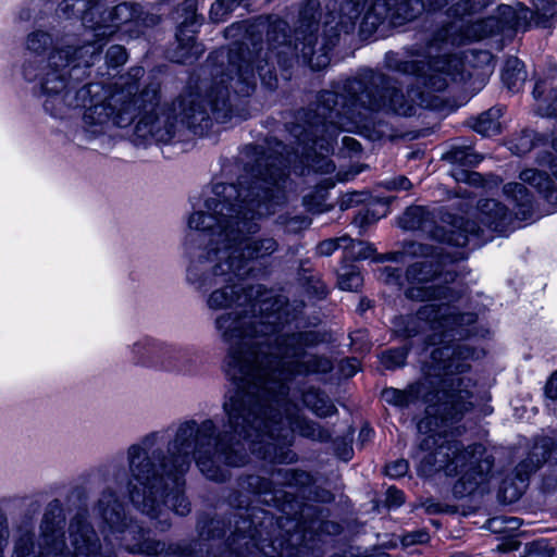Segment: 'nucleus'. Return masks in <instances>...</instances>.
I'll return each instance as SVG.
<instances>
[{
	"label": "nucleus",
	"mask_w": 557,
	"mask_h": 557,
	"mask_svg": "<svg viewBox=\"0 0 557 557\" xmlns=\"http://www.w3.org/2000/svg\"><path fill=\"white\" fill-rule=\"evenodd\" d=\"M277 149L263 145H248L245 174L237 184H216L215 197L206 200L207 212H195L188 220L190 228L209 231L226 242L237 240L242 234L257 233L258 221L273 214L275 207L285 202L284 183L288 177V162L283 154L285 145Z\"/></svg>",
	"instance_id": "1"
},
{
	"label": "nucleus",
	"mask_w": 557,
	"mask_h": 557,
	"mask_svg": "<svg viewBox=\"0 0 557 557\" xmlns=\"http://www.w3.org/2000/svg\"><path fill=\"white\" fill-rule=\"evenodd\" d=\"M342 92L322 90L314 108L306 114L304 123H290L288 131L295 143L305 150L329 151L334 132L345 120L362 123L373 113L386 112L401 116L416 114V106L406 98L401 88L388 75L364 69L347 78Z\"/></svg>",
	"instance_id": "2"
},
{
	"label": "nucleus",
	"mask_w": 557,
	"mask_h": 557,
	"mask_svg": "<svg viewBox=\"0 0 557 557\" xmlns=\"http://www.w3.org/2000/svg\"><path fill=\"white\" fill-rule=\"evenodd\" d=\"M249 287H258L259 293L244 309L221 314L215 320L216 329L231 344L226 375L232 382L246 380L262 355L275 350V338L283 334L281 331L287 322V300L284 297L274 296L261 284Z\"/></svg>",
	"instance_id": "3"
},
{
	"label": "nucleus",
	"mask_w": 557,
	"mask_h": 557,
	"mask_svg": "<svg viewBox=\"0 0 557 557\" xmlns=\"http://www.w3.org/2000/svg\"><path fill=\"white\" fill-rule=\"evenodd\" d=\"M235 394L223 404L227 426L238 440L250 441L251 453L271 463H294L298 455L290 448L295 442L293 430L287 428L283 408L273 397L257 385L232 382Z\"/></svg>",
	"instance_id": "4"
},
{
	"label": "nucleus",
	"mask_w": 557,
	"mask_h": 557,
	"mask_svg": "<svg viewBox=\"0 0 557 557\" xmlns=\"http://www.w3.org/2000/svg\"><path fill=\"white\" fill-rule=\"evenodd\" d=\"M156 436L157 433L147 435L143 441L145 447L135 444L128 448L127 490L134 507L154 520L156 530L165 532L172 523L163 506L184 517L190 512L191 505L183 491L184 473L173 469L162 450H153L151 456L146 451Z\"/></svg>",
	"instance_id": "5"
},
{
	"label": "nucleus",
	"mask_w": 557,
	"mask_h": 557,
	"mask_svg": "<svg viewBox=\"0 0 557 557\" xmlns=\"http://www.w3.org/2000/svg\"><path fill=\"white\" fill-rule=\"evenodd\" d=\"M249 110L245 101L233 102L224 79L215 82L206 96L194 91L182 92L170 107L143 114L135 126V134L143 139L169 143L175 135L178 122L195 135L203 136L213 125L233 117L246 120Z\"/></svg>",
	"instance_id": "6"
},
{
	"label": "nucleus",
	"mask_w": 557,
	"mask_h": 557,
	"mask_svg": "<svg viewBox=\"0 0 557 557\" xmlns=\"http://www.w3.org/2000/svg\"><path fill=\"white\" fill-rule=\"evenodd\" d=\"M267 49H260L251 61L246 59L242 47L231 48L226 53L227 72L221 73V78L231 83L234 91L233 102L244 101L257 89L256 73L261 87L268 91H275L278 87V76L275 63L284 79H290L292 69L301 59V42L296 39L289 24L283 18H275L268 23L265 32ZM248 104V102L245 100Z\"/></svg>",
	"instance_id": "7"
},
{
	"label": "nucleus",
	"mask_w": 557,
	"mask_h": 557,
	"mask_svg": "<svg viewBox=\"0 0 557 557\" xmlns=\"http://www.w3.org/2000/svg\"><path fill=\"white\" fill-rule=\"evenodd\" d=\"M331 342V333L321 330L286 332L275 338V350L262 355L251 375L243 382L257 385L258 388L274 398L280 406L288 405L289 383L297 376L326 374L333 370V362L322 355H310L306 349L315 348Z\"/></svg>",
	"instance_id": "8"
},
{
	"label": "nucleus",
	"mask_w": 557,
	"mask_h": 557,
	"mask_svg": "<svg viewBox=\"0 0 557 557\" xmlns=\"http://www.w3.org/2000/svg\"><path fill=\"white\" fill-rule=\"evenodd\" d=\"M168 461L178 473H186L195 460L201 473L211 481L224 483L231 479L228 467H244L250 456L245 444L232 430L216 433L213 420L198 424L195 420L183 423L175 440L168 447Z\"/></svg>",
	"instance_id": "9"
},
{
	"label": "nucleus",
	"mask_w": 557,
	"mask_h": 557,
	"mask_svg": "<svg viewBox=\"0 0 557 557\" xmlns=\"http://www.w3.org/2000/svg\"><path fill=\"white\" fill-rule=\"evenodd\" d=\"M322 534L302 527L283 531L277 528L273 512L263 508L248 509L245 517L235 520V529L219 545L216 557L297 556L309 548V541Z\"/></svg>",
	"instance_id": "10"
},
{
	"label": "nucleus",
	"mask_w": 557,
	"mask_h": 557,
	"mask_svg": "<svg viewBox=\"0 0 557 557\" xmlns=\"http://www.w3.org/2000/svg\"><path fill=\"white\" fill-rule=\"evenodd\" d=\"M237 485L243 492L259 496L264 504L276 508L281 515L275 516V521L283 531L302 527L311 533L337 535L343 530L339 523L329 519V508L305 503L292 493L275 490L271 479L245 473L238 476Z\"/></svg>",
	"instance_id": "11"
},
{
	"label": "nucleus",
	"mask_w": 557,
	"mask_h": 557,
	"mask_svg": "<svg viewBox=\"0 0 557 557\" xmlns=\"http://www.w3.org/2000/svg\"><path fill=\"white\" fill-rule=\"evenodd\" d=\"M408 253L424 257L422 261L410 264L406 270V278L411 284H426L438 281L445 286L456 281L458 273L455 269L457 261L465 259L463 252H448L443 248L418 242H406L404 251L388 252L374 258L375 261H400Z\"/></svg>",
	"instance_id": "12"
},
{
	"label": "nucleus",
	"mask_w": 557,
	"mask_h": 557,
	"mask_svg": "<svg viewBox=\"0 0 557 557\" xmlns=\"http://www.w3.org/2000/svg\"><path fill=\"white\" fill-rule=\"evenodd\" d=\"M321 15L320 0H306L299 11V26L296 28V39L301 42L302 64L312 71L329 66L331 51L339 42V30L329 21L324 23L322 35L318 34Z\"/></svg>",
	"instance_id": "13"
},
{
	"label": "nucleus",
	"mask_w": 557,
	"mask_h": 557,
	"mask_svg": "<svg viewBox=\"0 0 557 557\" xmlns=\"http://www.w3.org/2000/svg\"><path fill=\"white\" fill-rule=\"evenodd\" d=\"M386 66L401 74L412 75L425 91H443L450 82L465 79V63L456 54H443L419 60H401L397 53L388 52Z\"/></svg>",
	"instance_id": "14"
},
{
	"label": "nucleus",
	"mask_w": 557,
	"mask_h": 557,
	"mask_svg": "<svg viewBox=\"0 0 557 557\" xmlns=\"http://www.w3.org/2000/svg\"><path fill=\"white\" fill-rule=\"evenodd\" d=\"M399 226L409 231H422L443 244L456 247L472 245L479 247L482 244L483 230L476 221L463 216H451L447 224L434 223L431 213L420 206H411L399 218Z\"/></svg>",
	"instance_id": "15"
},
{
	"label": "nucleus",
	"mask_w": 557,
	"mask_h": 557,
	"mask_svg": "<svg viewBox=\"0 0 557 557\" xmlns=\"http://www.w3.org/2000/svg\"><path fill=\"white\" fill-rule=\"evenodd\" d=\"M100 87L98 83L85 84L75 90V100L70 106L86 108L83 120L94 134L102 133V126L109 122L122 128L131 125L137 117L134 103L125 102L123 92L112 95L109 100L97 99Z\"/></svg>",
	"instance_id": "16"
},
{
	"label": "nucleus",
	"mask_w": 557,
	"mask_h": 557,
	"mask_svg": "<svg viewBox=\"0 0 557 557\" xmlns=\"http://www.w3.org/2000/svg\"><path fill=\"white\" fill-rule=\"evenodd\" d=\"M65 515L59 499L51 500L40 523V535L25 533L15 543L13 557H62L66 544L64 537Z\"/></svg>",
	"instance_id": "17"
},
{
	"label": "nucleus",
	"mask_w": 557,
	"mask_h": 557,
	"mask_svg": "<svg viewBox=\"0 0 557 557\" xmlns=\"http://www.w3.org/2000/svg\"><path fill=\"white\" fill-rule=\"evenodd\" d=\"M419 449L430 451L423 457L418 467V474L430 478L438 472L446 475H457L468 465L472 457V445L465 447L455 438L447 436L431 435L422 437L419 442Z\"/></svg>",
	"instance_id": "18"
},
{
	"label": "nucleus",
	"mask_w": 557,
	"mask_h": 557,
	"mask_svg": "<svg viewBox=\"0 0 557 557\" xmlns=\"http://www.w3.org/2000/svg\"><path fill=\"white\" fill-rule=\"evenodd\" d=\"M456 386H453L449 400L429 406L425 410L424 417L417 423L418 433L423 436L440 435L447 436L446 431L443 430L448 423H454L463 417V414L473 408L471 398L472 392L468 389L471 380L458 377ZM455 385V382H451Z\"/></svg>",
	"instance_id": "19"
},
{
	"label": "nucleus",
	"mask_w": 557,
	"mask_h": 557,
	"mask_svg": "<svg viewBox=\"0 0 557 557\" xmlns=\"http://www.w3.org/2000/svg\"><path fill=\"white\" fill-rule=\"evenodd\" d=\"M198 0H184L174 9L172 20L176 23L175 44L169 49V59L180 64H191L203 53V46L196 35L203 23L197 13Z\"/></svg>",
	"instance_id": "20"
},
{
	"label": "nucleus",
	"mask_w": 557,
	"mask_h": 557,
	"mask_svg": "<svg viewBox=\"0 0 557 557\" xmlns=\"http://www.w3.org/2000/svg\"><path fill=\"white\" fill-rule=\"evenodd\" d=\"M424 8L422 0H374L360 22V34L372 35L387 20L394 26L412 21Z\"/></svg>",
	"instance_id": "21"
},
{
	"label": "nucleus",
	"mask_w": 557,
	"mask_h": 557,
	"mask_svg": "<svg viewBox=\"0 0 557 557\" xmlns=\"http://www.w3.org/2000/svg\"><path fill=\"white\" fill-rule=\"evenodd\" d=\"M252 233H243L242 237L237 240H230V244L239 245L235 247L228 255L227 269L233 270L243 280L250 275L253 270L251 263L255 260L271 256L277 250L278 244L273 237L250 238L248 235Z\"/></svg>",
	"instance_id": "22"
},
{
	"label": "nucleus",
	"mask_w": 557,
	"mask_h": 557,
	"mask_svg": "<svg viewBox=\"0 0 557 557\" xmlns=\"http://www.w3.org/2000/svg\"><path fill=\"white\" fill-rule=\"evenodd\" d=\"M494 458L486 448L480 444H472V457L463 468L461 476L453 486V495L457 499L472 495L484 483L492 472Z\"/></svg>",
	"instance_id": "23"
},
{
	"label": "nucleus",
	"mask_w": 557,
	"mask_h": 557,
	"mask_svg": "<svg viewBox=\"0 0 557 557\" xmlns=\"http://www.w3.org/2000/svg\"><path fill=\"white\" fill-rule=\"evenodd\" d=\"M475 349L466 344L444 345L431 352V367L438 375L461 374L470 369V359L474 357Z\"/></svg>",
	"instance_id": "24"
},
{
	"label": "nucleus",
	"mask_w": 557,
	"mask_h": 557,
	"mask_svg": "<svg viewBox=\"0 0 557 557\" xmlns=\"http://www.w3.org/2000/svg\"><path fill=\"white\" fill-rule=\"evenodd\" d=\"M95 509L101 520L103 532L117 536L124 534L133 522L125 510L124 504L111 488L102 492Z\"/></svg>",
	"instance_id": "25"
},
{
	"label": "nucleus",
	"mask_w": 557,
	"mask_h": 557,
	"mask_svg": "<svg viewBox=\"0 0 557 557\" xmlns=\"http://www.w3.org/2000/svg\"><path fill=\"white\" fill-rule=\"evenodd\" d=\"M69 539L75 556H91L101 549L100 537L87 509H79L69 523Z\"/></svg>",
	"instance_id": "26"
},
{
	"label": "nucleus",
	"mask_w": 557,
	"mask_h": 557,
	"mask_svg": "<svg viewBox=\"0 0 557 557\" xmlns=\"http://www.w3.org/2000/svg\"><path fill=\"white\" fill-rule=\"evenodd\" d=\"M499 11L503 15L512 17L511 27L515 29H527L532 22L537 27L547 28L552 26V21L557 16V1L534 0L533 9L521 8L518 11L510 5H502Z\"/></svg>",
	"instance_id": "27"
},
{
	"label": "nucleus",
	"mask_w": 557,
	"mask_h": 557,
	"mask_svg": "<svg viewBox=\"0 0 557 557\" xmlns=\"http://www.w3.org/2000/svg\"><path fill=\"white\" fill-rule=\"evenodd\" d=\"M107 4V0L103 5ZM99 20L94 22L92 27L100 29L102 26H112L119 28L120 26L135 22L145 26L154 25L157 17L152 14L145 13L143 7L134 2H121L110 10L102 7L100 13L97 14Z\"/></svg>",
	"instance_id": "28"
},
{
	"label": "nucleus",
	"mask_w": 557,
	"mask_h": 557,
	"mask_svg": "<svg viewBox=\"0 0 557 557\" xmlns=\"http://www.w3.org/2000/svg\"><path fill=\"white\" fill-rule=\"evenodd\" d=\"M203 263L201 259L193 263L187 270V280L196 285L198 289L207 292L208 289L216 286L220 283H232L238 276L233 273V270L227 269L228 255L223 261L215 263L210 271L201 268Z\"/></svg>",
	"instance_id": "29"
},
{
	"label": "nucleus",
	"mask_w": 557,
	"mask_h": 557,
	"mask_svg": "<svg viewBox=\"0 0 557 557\" xmlns=\"http://www.w3.org/2000/svg\"><path fill=\"white\" fill-rule=\"evenodd\" d=\"M246 511H231L225 515L201 512L197 517L196 529L201 541L223 540L227 531L235 529V520L245 517Z\"/></svg>",
	"instance_id": "30"
},
{
	"label": "nucleus",
	"mask_w": 557,
	"mask_h": 557,
	"mask_svg": "<svg viewBox=\"0 0 557 557\" xmlns=\"http://www.w3.org/2000/svg\"><path fill=\"white\" fill-rule=\"evenodd\" d=\"M293 408L296 409V405L288 398V405L283 408V416L287 428L293 430L294 436L295 433H298L301 437L318 443H329L332 441V432L329 429L304 414L293 412Z\"/></svg>",
	"instance_id": "31"
},
{
	"label": "nucleus",
	"mask_w": 557,
	"mask_h": 557,
	"mask_svg": "<svg viewBox=\"0 0 557 557\" xmlns=\"http://www.w3.org/2000/svg\"><path fill=\"white\" fill-rule=\"evenodd\" d=\"M225 285L216 288L208 298V306L212 309H221L235 306L239 310L245 308L251 297L259 293L258 287H249V285L224 283Z\"/></svg>",
	"instance_id": "32"
},
{
	"label": "nucleus",
	"mask_w": 557,
	"mask_h": 557,
	"mask_svg": "<svg viewBox=\"0 0 557 557\" xmlns=\"http://www.w3.org/2000/svg\"><path fill=\"white\" fill-rule=\"evenodd\" d=\"M138 82L126 81L121 90L125 102L134 103L137 109V117L143 114L153 112L160 102V84L157 82L148 83L139 92Z\"/></svg>",
	"instance_id": "33"
},
{
	"label": "nucleus",
	"mask_w": 557,
	"mask_h": 557,
	"mask_svg": "<svg viewBox=\"0 0 557 557\" xmlns=\"http://www.w3.org/2000/svg\"><path fill=\"white\" fill-rule=\"evenodd\" d=\"M549 460L557 461V437L540 436L534 441L528 457L518 463V470L532 474Z\"/></svg>",
	"instance_id": "34"
},
{
	"label": "nucleus",
	"mask_w": 557,
	"mask_h": 557,
	"mask_svg": "<svg viewBox=\"0 0 557 557\" xmlns=\"http://www.w3.org/2000/svg\"><path fill=\"white\" fill-rule=\"evenodd\" d=\"M422 323L438 322L440 324L453 323L456 325L471 324L475 322L476 315L474 313H454L450 312V307L445 304H426L421 306L414 315Z\"/></svg>",
	"instance_id": "35"
},
{
	"label": "nucleus",
	"mask_w": 557,
	"mask_h": 557,
	"mask_svg": "<svg viewBox=\"0 0 557 557\" xmlns=\"http://www.w3.org/2000/svg\"><path fill=\"white\" fill-rule=\"evenodd\" d=\"M480 222L492 231L504 233L512 223L508 208L495 199H482L478 205Z\"/></svg>",
	"instance_id": "36"
},
{
	"label": "nucleus",
	"mask_w": 557,
	"mask_h": 557,
	"mask_svg": "<svg viewBox=\"0 0 557 557\" xmlns=\"http://www.w3.org/2000/svg\"><path fill=\"white\" fill-rule=\"evenodd\" d=\"M127 531L132 539L123 537V540L125 541L124 546L129 553L156 556L168 547L164 542L151 539L149 531L143 527L132 523Z\"/></svg>",
	"instance_id": "37"
},
{
	"label": "nucleus",
	"mask_w": 557,
	"mask_h": 557,
	"mask_svg": "<svg viewBox=\"0 0 557 557\" xmlns=\"http://www.w3.org/2000/svg\"><path fill=\"white\" fill-rule=\"evenodd\" d=\"M106 0H63L58 11L65 18H81L94 22Z\"/></svg>",
	"instance_id": "38"
},
{
	"label": "nucleus",
	"mask_w": 557,
	"mask_h": 557,
	"mask_svg": "<svg viewBox=\"0 0 557 557\" xmlns=\"http://www.w3.org/2000/svg\"><path fill=\"white\" fill-rule=\"evenodd\" d=\"M505 195L511 199L516 207V215L525 220L531 218L533 213V195L523 183L511 182L504 185Z\"/></svg>",
	"instance_id": "39"
},
{
	"label": "nucleus",
	"mask_w": 557,
	"mask_h": 557,
	"mask_svg": "<svg viewBox=\"0 0 557 557\" xmlns=\"http://www.w3.org/2000/svg\"><path fill=\"white\" fill-rule=\"evenodd\" d=\"M74 53L72 58L74 61L73 67L69 71V76H73V72L81 66L90 67L94 61L100 57L104 46L103 39L86 40L82 45H71Z\"/></svg>",
	"instance_id": "40"
},
{
	"label": "nucleus",
	"mask_w": 557,
	"mask_h": 557,
	"mask_svg": "<svg viewBox=\"0 0 557 557\" xmlns=\"http://www.w3.org/2000/svg\"><path fill=\"white\" fill-rule=\"evenodd\" d=\"M367 0H343L339 8V20L333 25L337 26L339 35L351 34L361 13L364 11Z\"/></svg>",
	"instance_id": "41"
},
{
	"label": "nucleus",
	"mask_w": 557,
	"mask_h": 557,
	"mask_svg": "<svg viewBox=\"0 0 557 557\" xmlns=\"http://www.w3.org/2000/svg\"><path fill=\"white\" fill-rule=\"evenodd\" d=\"M301 400L319 418H327L337 412L330 397L320 388L309 387L302 393Z\"/></svg>",
	"instance_id": "42"
},
{
	"label": "nucleus",
	"mask_w": 557,
	"mask_h": 557,
	"mask_svg": "<svg viewBox=\"0 0 557 557\" xmlns=\"http://www.w3.org/2000/svg\"><path fill=\"white\" fill-rule=\"evenodd\" d=\"M530 475L531 474L520 472L517 466L515 476H506L503 479L498 490V498L505 504L517 502L524 493Z\"/></svg>",
	"instance_id": "43"
},
{
	"label": "nucleus",
	"mask_w": 557,
	"mask_h": 557,
	"mask_svg": "<svg viewBox=\"0 0 557 557\" xmlns=\"http://www.w3.org/2000/svg\"><path fill=\"white\" fill-rule=\"evenodd\" d=\"M503 111L500 108L493 107L478 116L469 120L472 129L484 137H491L500 133V122Z\"/></svg>",
	"instance_id": "44"
},
{
	"label": "nucleus",
	"mask_w": 557,
	"mask_h": 557,
	"mask_svg": "<svg viewBox=\"0 0 557 557\" xmlns=\"http://www.w3.org/2000/svg\"><path fill=\"white\" fill-rule=\"evenodd\" d=\"M420 392V386L417 384H410L405 389L385 387L381 392V398L388 405L407 408L419 400Z\"/></svg>",
	"instance_id": "45"
},
{
	"label": "nucleus",
	"mask_w": 557,
	"mask_h": 557,
	"mask_svg": "<svg viewBox=\"0 0 557 557\" xmlns=\"http://www.w3.org/2000/svg\"><path fill=\"white\" fill-rule=\"evenodd\" d=\"M454 290L445 285L409 286L405 290L406 298L414 301L454 299Z\"/></svg>",
	"instance_id": "46"
},
{
	"label": "nucleus",
	"mask_w": 557,
	"mask_h": 557,
	"mask_svg": "<svg viewBox=\"0 0 557 557\" xmlns=\"http://www.w3.org/2000/svg\"><path fill=\"white\" fill-rule=\"evenodd\" d=\"M307 262H301L298 276L306 293L318 300H323L329 295V288L319 273L306 268Z\"/></svg>",
	"instance_id": "47"
},
{
	"label": "nucleus",
	"mask_w": 557,
	"mask_h": 557,
	"mask_svg": "<svg viewBox=\"0 0 557 557\" xmlns=\"http://www.w3.org/2000/svg\"><path fill=\"white\" fill-rule=\"evenodd\" d=\"M527 79V72L524 64L517 57H510L506 60L503 72L502 81L508 90L517 92Z\"/></svg>",
	"instance_id": "48"
},
{
	"label": "nucleus",
	"mask_w": 557,
	"mask_h": 557,
	"mask_svg": "<svg viewBox=\"0 0 557 557\" xmlns=\"http://www.w3.org/2000/svg\"><path fill=\"white\" fill-rule=\"evenodd\" d=\"M272 475L277 484L284 486L301 488L311 486L314 483L313 475L302 469L278 468L272 471Z\"/></svg>",
	"instance_id": "49"
},
{
	"label": "nucleus",
	"mask_w": 557,
	"mask_h": 557,
	"mask_svg": "<svg viewBox=\"0 0 557 557\" xmlns=\"http://www.w3.org/2000/svg\"><path fill=\"white\" fill-rule=\"evenodd\" d=\"M66 75H69V73L49 69L40 83L42 94L47 96H59L64 92V97H67L73 88L69 86Z\"/></svg>",
	"instance_id": "50"
},
{
	"label": "nucleus",
	"mask_w": 557,
	"mask_h": 557,
	"mask_svg": "<svg viewBox=\"0 0 557 557\" xmlns=\"http://www.w3.org/2000/svg\"><path fill=\"white\" fill-rule=\"evenodd\" d=\"M446 160L458 166L472 168L482 161V156L476 153L471 145L451 146V148L443 154Z\"/></svg>",
	"instance_id": "51"
},
{
	"label": "nucleus",
	"mask_w": 557,
	"mask_h": 557,
	"mask_svg": "<svg viewBox=\"0 0 557 557\" xmlns=\"http://www.w3.org/2000/svg\"><path fill=\"white\" fill-rule=\"evenodd\" d=\"M393 332L397 337L412 338L423 331V323L413 315H398L392 321Z\"/></svg>",
	"instance_id": "52"
},
{
	"label": "nucleus",
	"mask_w": 557,
	"mask_h": 557,
	"mask_svg": "<svg viewBox=\"0 0 557 557\" xmlns=\"http://www.w3.org/2000/svg\"><path fill=\"white\" fill-rule=\"evenodd\" d=\"M201 546L198 540L182 541L169 544L160 554L161 557H202Z\"/></svg>",
	"instance_id": "53"
},
{
	"label": "nucleus",
	"mask_w": 557,
	"mask_h": 557,
	"mask_svg": "<svg viewBox=\"0 0 557 557\" xmlns=\"http://www.w3.org/2000/svg\"><path fill=\"white\" fill-rule=\"evenodd\" d=\"M363 284L359 269L354 264H345L337 272V286L342 290L357 292Z\"/></svg>",
	"instance_id": "54"
},
{
	"label": "nucleus",
	"mask_w": 557,
	"mask_h": 557,
	"mask_svg": "<svg viewBox=\"0 0 557 557\" xmlns=\"http://www.w3.org/2000/svg\"><path fill=\"white\" fill-rule=\"evenodd\" d=\"M395 200V197L387 196V197H377L374 199V202L381 207V210L367 208V210L362 213L359 212L355 219L354 222L358 223L360 227H364L375 221H377L380 218L385 216L388 212V207L392 203V201Z\"/></svg>",
	"instance_id": "55"
},
{
	"label": "nucleus",
	"mask_w": 557,
	"mask_h": 557,
	"mask_svg": "<svg viewBox=\"0 0 557 557\" xmlns=\"http://www.w3.org/2000/svg\"><path fill=\"white\" fill-rule=\"evenodd\" d=\"M410 349V344H406L401 347L386 349L382 351L380 361L386 370L394 371L396 369L403 368L406 364Z\"/></svg>",
	"instance_id": "56"
},
{
	"label": "nucleus",
	"mask_w": 557,
	"mask_h": 557,
	"mask_svg": "<svg viewBox=\"0 0 557 557\" xmlns=\"http://www.w3.org/2000/svg\"><path fill=\"white\" fill-rule=\"evenodd\" d=\"M545 137L532 129H523L513 139L511 150L517 154H525L540 144H544Z\"/></svg>",
	"instance_id": "57"
},
{
	"label": "nucleus",
	"mask_w": 557,
	"mask_h": 557,
	"mask_svg": "<svg viewBox=\"0 0 557 557\" xmlns=\"http://www.w3.org/2000/svg\"><path fill=\"white\" fill-rule=\"evenodd\" d=\"M72 53H74V50L72 46L69 45L53 50L48 59V67L50 70L64 72L66 67L74 65Z\"/></svg>",
	"instance_id": "58"
},
{
	"label": "nucleus",
	"mask_w": 557,
	"mask_h": 557,
	"mask_svg": "<svg viewBox=\"0 0 557 557\" xmlns=\"http://www.w3.org/2000/svg\"><path fill=\"white\" fill-rule=\"evenodd\" d=\"M244 0H215L210 9L209 17L212 22L219 23L226 20V17L237 8Z\"/></svg>",
	"instance_id": "59"
},
{
	"label": "nucleus",
	"mask_w": 557,
	"mask_h": 557,
	"mask_svg": "<svg viewBox=\"0 0 557 557\" xmlns=\"http://www.w3.org/2000/svg\"><path fill=\"white\" fill-rule=\"evenodd\" d=\"M519 178L523 183H528L529 185L533 186L539 193L543 188L547 189L548 186H550L552 181L550 176L546 172L536 169L523 170L520 173Z\"/></svg>",
	"instance_id": "60"
},
{
	"label": "nucleus",
	"mask_w": 557,
	"mask_h": 557,
	"mask_svg": "<svg viewBox=\"0 0 557 557\" xmlns=\"http://www.w3.org/2000/svg\"><path fill=\"white\" fill-rule=\"evenodd\" d=\"M344 247L347 250V257L354 260L368 259L375 252V248L369 243L362 240H354L349 237Z\"/></svg>",
	"instance_id": "61"
},
{
	"label": "nucleus",
	"mask_w": 557,
	"mask_h": 557,
	"mask_svg": "<svg viewBox=\"0 0 557 557\" xmlns=\"http://www.w3.org/2000/svg\"><path fill=\"white\" fill-rule=\"evenodd\" d=\"M555 547L546 539L534 540L525 544L524 555L520 557H553Z\"/></svg>",
	"instance_id": "62"
},
{
	"label": "nucleus",
	"mask_w": 557,
	"mask_h": 557,
	"mask_svg": "<svg viewBox=\"0 0 557 557\" xmlns=\"http://www.w3.org/2000/svg\"><path fill=\"white\" fill-rule=\"evenodd\" d=\"M52 45V37L50 34L38 30L32 33L27 38V48L37 54L44 53Z\"/></svg>",
	"instance_id": "63"
},
{
	"label": "nucleus",
	"mask_w": 557,
	"mask_h": 557,
	"mask_svg": "<svg viewBox=\"0 0 557 557\" xmlns=\"http://www.w3.org/2000/svg\"><path fill=\"white\" fill-rule=\"evenodd\" d=\"M280 222L288 233L297 234L311 224V219L306 215L284 216L280 215Z\"/></svg>",
	"instance_id": "64"
}]
</instances>
